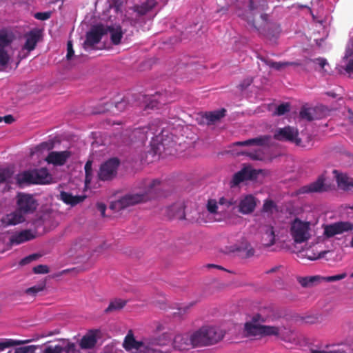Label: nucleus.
Here are the masks:
<instances>
[{
    "label": "nucleus",
    "instance_id": "obj_1",
    "mask_svg": "<svg viewBox=\"0 0 353 353\" xmlns=\"http://www.w3.org/2000/svg\"><path fill=\"white\" fill-rule=\"evenodd\" d=\"M268 9L267 0H250L248 9L242 15V19L260 34H263L268 23Z\"/></svg>",
    "mask_w": 353,
    "mask_h": 353
},
{
    "label": "nucleus",
    "instance_id": "obj_2",
    "mask_svg": "<svg viewBox=\"0 0 353 353\" xmlns=\"http://www.w3.org/2000/svg\"><path fill=\"white\" fill-rule=\"evenodd\" d=\"M160 181L157 179L148 181L145 184V190L141 193L128 194L121 199L112 201L110 208L114 211H120L130 205H134L141 202H145L157 195V185H159Z\"/></svg>",
    "mask_w": 353,
    "mask_h": 353
},
{
    "label": "nucleus",
    "instance_id": "obj_3",
    "mask_svg": "<svg viewBox=\"0 0 353 353\" xmlns=\"http://www.w3.org/2000/svg\"><path fill=\"white\" fill-rule=\"evenodd\" d=\"M223 336L221 330L204 326L192 334L193 345L195 347L211 345L221 341Z\"/></svg>",
    "mask_w": 353,
    "mask_h": 353
},
{
    "label": "nucleus",
    "instance_id": "obj_4",
    "mask_svg": "<svg viewBox=\"0 0 353 353\" xmlns=\"http://www.w3.org/2000/svg\"><path fill=\"white\" fill-rule=\"evenodd\" d=\"M164 344L157 343L156 346H147L141 341H137L133 334L130 332L125 337L123 347L126 350H136L135 353H170L167 349H164Z\"/></svg>",
    "mask_w": 353,
    "mask_h": 353
},
{
    "label": "nucleus",
    "instance_id": "obj_5",
    "mask_svg": "<svg viewBox=\"0 0 353 353\" xmlns=\"http://www.w3.org/2000/svg\"><path fill=\"white\" fill-rule=\"evenodd\" d=\"M310 223L296 218L291 223L290 234L296 243H302L310 237Z\"/></svg>",
    "mask_w": 353,
    "mask_h": 353
},
{
    "label": "nucleus",
    "instance_id": "obj_6",
    "mask_svg": "<svg viewBox=\"0 0 353 353\" xmlns=\"http://www.w3.org/2000/svg\"><path fill=\"white\" fill-rule=\"evenodd\" d=\"M38 202L31 194L19 192L17 195V210L23 214L33 213L37 208Z\"/></svg>",
    "mask_w": 353,
    "mask_h": 353
},
{
    "label": "nucleus",
    "instance_id": "obj_7",
    "mask_svg": "<svg viewBox=\"0 0 353 353\" xmlns=\"http://www.w3.org/2000/svg\"><path fill=\"white\" fill-rule=\"evenodd\" d=\"M120 164L119 160L116 158H110L100 166L97 176L101 181H110L114 178L117 174V169Z\"/></svg>",
    "mask_w": 353,
    "mask_h": 353
},
{
    "label": "nucleus",
    "instance_id": "obj_8",
    "mask_svg": "<svg viewBox=\"0 0 353 353\" xmlns=\"http://www.w3.org/2000/svg\"><path fill=\"white\" fill-rule=\"evenodd\" d=\"M106 30L105 26L101 23L92 26L86 33L85 40L83 43L84 48L88 49L98 44L103 36L106 34Z\"/></svg>",
    "mask_w": 353,
    "mask_h": 353
},
{
    "label": "nucleus",
    "instance_id": "obj_9",
    "mask_svg": "<svg viewBox=\"0 0 353 353\" xmlns=\"http://www.w3.org/2000/svg\"><path fill=\"white\" fill-rule=\"evenodd\" d=\"M323 235L326 238H332L353 230V223L349 221H338L331 224H323Z\"/></svg>",
    "mask_w": 353,
    "mask_h": 353
},
{
    "label": "nucleus",
    "instance_id": "obj_10",
    "mask_svg": "<svg viewBox=\"0 0 353 353\" xmlns=\"http://www.w3.org/2000/svg\"><path fill=\"white\" fill-rule=\"evenodd\" d=\"M274 139L280 141H289L300 145L301 139L299 137V132L296 128L285 126L276 130L274 134Z\"/></svg>",
    "mask_w": 353,
    "mask_h": 353
},
{
    "label": "nucleus",
    "instance_id": "obj_11",
    "mask_svg": "<svg viewBox=\"0 0 353 353\" xmlns=\"http://www.w3.org/2000/svg\"><path fill=\"white\" fill-rule=\"evenodd\" d=\"M260 172V170H255L250 166H245L233 175L230 181V186L234 188L245 181L256 179Z\"/></svg>",
    "mask_w": 353,
    "mask_h": 353
},
{
    "label": "nucleus",
    "instance_id": "obj_12",
    "mask_svg": "<svg viewBox=\"0 0 353 353\" xmlns=\"http://www.w3.org/2000/svg\"><path fill=\"white\" fill-rule=\"evenodd\" d=\"M292 332L284 326L265 325L263 326L262 337L276 336L284 341L290 342L292 340Z\"/></svg>",
    "mask_w": 353,
    "mask_h": 353
},
{
    "label": "nucleus",
    "instance_id": "obj_13",
    "mask_svg": "<svg viewBox=\"0 0 353 353\" xmlns=\"http://www.w3.org/2000/svg\"><path fill=\"white\" fill-rule=\"evenodd\" d=\"M325 180L326 179L324 175H320L315 181L298 189L296 193L298 194H303L327 192L331 188L330 185L325 183Z\"/></svg>",
    "mask_w": 353,
    "mask_h": 353
},
{
    "label": "nucleus",
    "instance_id": "obj_14",
    "mask_svg": "<svg viewBox=\"0 0 353 353\" xmlns=\"http://www.w3.org/2000/svg\"><path fill=\"white\" fill-rule=\"evenodd\" d=\"M265 319L259 314L252 316L251 320L246 322L244 325V331L247 336H259L262 337L263 326L262 323Z\"/></svg>",
    "mask_w": 353,
    "mask_h": 353
},
{
    "label": "nucleus",
    "instance_id": "obj_15",
    "mask_svg": "<svg viewBox=\"0 0 353 353\" xmlns=\"http://www.w3.org/2000/svg\"><path fill=\"white\" fill-rule=\"evenodd\" d=\"M12 41L11 36L6 32H0V71L5 69L10 61V56L6 48L10 46Z\"/></svg>",
    "mask_w": 353,
    "mask_h": 353
},
{
    "label": "nucleus",
    "instance_id": "obj_16",
    "mask_svg": "<svg viewBox=\"0 0 353 353\" xmlns=\"http://www.w3.org/2000/svg\"><path fill=\"white\" fill-rule=\"evenodd\" d=\"M230 252L236 253V254L242 258H250L254 254V250L251 244L246 241H243L239 244H236L230 247Z\"/></svg>",
    "mask_w": 353,
    "mask_h": 353
},
{
    "label": "nucleus",
    "instance_id": "obj_17",
    "mask_svg": "<svg viewBox=\"0 0 353 353\" xmlns=\"http://www.w3.org/2000/svg\"><path fill=\"white\" fill-rule=\"evenodd\" d=\"M71 152L68 150L50 152L46 158V161L54 165H63L70 157Z\"/></svg>",
    "mask_w": 353,
    "mask_h": 353
},
{
    "label": "nucleus",
    "instance_id": "obj_18",
    "mask_svg": "<svg viewBox=\"0 0 353 353\" xmlns=\"http://www.w3.org/2000/svg\"><path fill=\"white\" fill-rule=\"evenodd\" d=\"M239 212L243 214H250L252 213L256 206V199L252 194H248L241 199L236 205Z\"/></svg>",
    "mask_w": 353,
    "mask_h": 353
},
{
    "label": "nucleus",
    "instance_id": "obj_19",
    "mask_svg": "<svg viewBox=\"0 0 353 353\" xmlns=\"http://www.w3.org/2000/svg\"><path fill=\"white\" fill-rule=\"evenodd\" d=\"M173 347L179 351H183L194 347L193 345L192 334H177L173 339Z\"/></svg>",
    "mask_w": 353,
    "mask_h": 353
},
{
    "label": "nucleus",
    "instance_id": "obj_20",
    "mask_svg": "<svg viewBox=\"0 0 353 353\" xmlns=\"http://www.w3.org/2000/svg\"><path fill=\"white\" fill-rule=\"evenodd\" d=\"M333 173L335 174L339 188L353 193V179L349 177L346 174L339 172L336 170L333 171Z\"/></svg>",
    "mask_w": 353,
    "mask_h": 353
},
{
    "label": "nucleus",
    "instance_id": "obj_21",
    "mask_svg": "<svg viewBox=\"0 0 353 353\" xmlns=\"http://www.w3.org/2000/svg\"><path fill=\"white\" fill-rule=\"evenodd\" d=\"M166 214L169 219L183 220L185 219V206L183 203H176L166 209Z\"/></svg>",
    "mask_w": 353,
    "mask_h": 353
},
{
    "label": "nucleus",
    "instance_id": "obj_22",
    "mask_svg": "<svg viewBox=\"0 0 353 353\" xmlns=\"http://www.w3.org/2000/svg\"><path fill=\"white\" fill-rule=\"evenodd\" d=\"M160 121L159 120H154L152 123H150L148 126L143 127L141 128L136 129L134 133L137 134H142V136L140 137V139L142 141L146 139L148 137V134H150L152 135V139L154 136H156L159 133V125Z\"/></svg>",
    "mask_w": 353,
    "mask_h": 353
},
{
    "label": "nucleus",
    "instance_id": "obj_23",
    "mask_svg": "<svg viewBox=\"0 0 353 353\" xmlns=\"http://www.w3.org/2000/svg\"><path fill=\"white\" fill-rule=\"evenodd\" d=\"M105 28H107L106 34H110L111 43L116 46L120 44L124 33L121 26H105Z\"/></svg>",
    "mask_w": 353,
    "mask_h": 353
},
{
    "label": "nucleus",
    "instance_id": "obj_24",
    "mask_svg": "<svg viewBox=\"0 0 353 353\" xmlns=\"http://www.w3.org/2000/svg\"><path fill=\"white\" fill-rule=\"evenodd\" d=\"M34 184H46L50 183L52 176L46 168L32 170Z\"/></svg>",
    "mask_w": 353,
    "mask_h": 353
},
{
    "label": "nucleus",
    "instance_id": "obj_25",
    "mask_svg": "<svg viewBox=\"0 0 353 353\" xmlns=\"http://www.w3.org/2000/svg\"><path fill=\"white\" fill-rule=\"evenodd\" d=\"M270 136L269 135H264V136H260L256 138L248 139L246 141H237L234 143V145L237 146H250V145H259L263 146L268 145L270 140Z\"/></svg>",
    "mask_w": 353,
    "mask_h": 353
},
{
    "label": "nucleus",
    "instance_id": "obj_26",
    "mask_svg": "<svg viewBox=\"0 0 353 353\" xmlns=\"http://www.w3.org/2000/svg\"><path fill=\"white\" fill-rule=\"evenodd\" d=\"M25 221L23 214L17 210L2 217L1 223L4 226L15 225Z\"/></svg>",
    "mask_w": 353,
    "mask_h": 353
},
{
    "label": "nucleus",
    "instance_id": "obj_27",
    "mask_svg": "<svg viewBox=\"0 0 353 353\" xmlns=\"http://www.w3.org/2000/svg\"><path fill=\"white\" fill-rule=\"evenodd\" d=\"M40 32L37 30H32L26 34V42L23 48L27 50L28 52L33 50L40 38Z\"/></svg>",
    "mask_w": 353,
    "mask_h": 353
},
{
    "label": "nucleus",
    "instance_id": "obj_28",
    "mask_svg": "<svg viewBox=\"0 0 353 353\" xmlns=\"http://www.w3.org/2000/svg\"><path fill=\"white\" fill-rule=\"evenodd\" d=\"M97 330H90L81 338L79 342L81 349H91L95 346L97 341Z\"/></svg>",
    "mask_w": 353,
    "mask_h": 353
},
{
    "label": "nucleus",
    "instance_id": "obj_29",
    "mask_svg": "<svg viewBox=\"0 0 353 353\" xmlns=\"http://www.w3.org/2000/svg\"><path fill=\"white\" fill-rule=\"evenodd\" d=\"M128 301L120 298H114L110 300L108 306L104 310L106 314L121 310L127 304Z\"/></svg>",
    "mask_w": 353,
    "mask_h": 353
},
{
    "label": "nucleus",
    "instance_id": "obj_30",
    "mask_svg": "<svg viewBox=\"0 0 353 353\" xmlns=\"http://www.w3.org/2000/svg\"><path fill=\"white\" fill-rule=\"evenodd\" d=\"M15 179L19 187H23L25 185L34 184L32 170L17 174Z\"/></svg>",
    "mask_w": 353,
    "mask_h": 353
},
{
    "label": "nucleus",
    "instance_id": "obj_31",
    "mask_svg": "<svg viewBox=\"0 0 353 353\" xmlns=\"http://www.w3.org/2000/svg\"><path fill=\"white\" fill-rule=\"evenodd\" d=\"M61 199L66 204L74 206L85 199V196H74L71 193L67 192H61L60 194Z\"/></svg>",
    "mask_w": 353,
    "mask_h": 353
},
{
    "label": "nucleus",
    "instance_id": "obj_32",
    "mask_svg": "<svg viewBox=\"0 0 353 353\" xmlns=\"http://www.w3.org/2000/svg\"><path fill=\"white\" fill-rule=\"evenodd\" d=\"M157 5L155 0H145L140 5H136L134 7V10L139 15H145L150 12Z\"/></svg>",
    "mask_w": 353,
    "mask_h": 353
},
{
    "label": "nucleus",
    "instance_id": "obj_33",
    "mask_svg": "<svg viewBox=\"0 0 353 353\" xmlns=\"http://www.w3.org/2000/svg\"><path fill=\"white\" fill-rule=\"evenodd\" d=\"M34 238V235L32 233L30 230H25L19 233L13 235L10 238V242L12 244H20L25 241L33 239Z\"/></svg>",
    "mask_w": 353,
    "mask_h": 353
},
{
    "label": "nucleus",
    "instance_id": "obj_34",
    "mask_svg": "<svg viewBox=\"0 0 353 353\" xmlns=\"http://www.w3.org/2000/svg\"><path fill=\"white\" fill-rule=\"evenodd\" d=\"M297 281L303 288H311L323 281V277L319 275L298 277Z\"/></svg>",
    "mask_w": 353,
    "mask_h": 353
},
{
    "label": "nucleus",
    "instance_id": "obj_35",
    "mask_svg": "<svg viewBox=\"0 0 353 353\" xmlns=\"http://www.w3.org/2000/svg\"><path fill=\"white\" fill-rule=\"evenodd\" d=\"M225 112L226 110L224 108H222L219 110L206 112L203 117V119L205 120L206 123L210 125L217 121H219L221 118L224 117L225 115Z\"/></svg>",
    "mask_w": 353,
    "mask_h": 353
},
{
    "label": "nucleus",
    "instance_id": "obj_36",
    "mask_svg": "<svg viewBox=\"0 0 353 353\" xmlns=\"http://www.w3.org/2000/svg\"><path fill=\"white\" fill-rule=\"evenodd\" d=\"M262 244L265 247H270L275 243V234L272 226H267L262 236Z\"/></svg>",
    "mask_w": 353,
    "mask_h": 353
},
{
    "label": "nucleus",
    "instance_id": "obj_37",
    "mask_svg": "<svg viewBox=\"0 0 353 353\" xmlns=\"http://www.w3.org/2000/svg\"><path fill=\"white\" fill-rule=\"evenodd\" d=\"M219 206L222 208V211L234 210L237 205V201L233 197H221L218 201Z\"/></svg>",
    "mask_w": 353,
    "mask_h": 353
},
{
    "label": "nucleus",
    "instance_id": "obj_38",
    "mask_svg": "<svg viewBox=\"0 0 353 353\" xmlns=\"http://www.w3.org/2000/svg\"><path fill=\"white\" fill-rule=\"evenodd\" d=\"M30 342V341H19L11 339H6L0 342V351L4 350L6 348L13 347Z\"/></svg>",
    "mask_w": 353,
    "mask_h": 353
},
{
    "label": "nucleus",
    "instance_id": "obj_39",
    "mask_svg": "<svg viewBox=\"0 0 353 353\" xmlns=\"http://www.w3.org/2000/svg\"><path fill=\"white\" fill-rule=\"evenodd\" d=\"M46 283L45 281L40 282L38 285L29 288L25 290V293L28 295L35 296L39 292L44 290Z\"/></svg>",
    "mask_w": 353,
    "mask_h": 353
},
{
    "label": "nucleus",
    "instance_id": "obj_40",
    "mask_svg": "<svg viewBox=\"0 0 353 353\" xmlns=\"http://www.w3.org/2000/svg\"><path fill=\"white\" fill-rule=\"evenodd\" d=\"M85 185L87 186L90 184L92 179L93 171H92V161L88 160L85 164Z\"/></svg>",
    "mask_w": 353,
    "mask_h": 353
},
{
    "label": "nucleus",
    "instance_id": "obj_41",
    "mask_svg": "<svg viewBox=\"0 0 353 353\" xmlns=\"http://www.w3.org/2000/svg\"><path fill=\"white\" fill-rule=\"evenodd\" d=\"M311 59L306 58L303 61H285V67L287 66H296L301 67V70L303 71H306V66L310 63Z\"/></svg>",
    "mask_w": 353,
    "mask_h": 353
},
{
    "label": "nucleus",
    "instance_id": "obj_42",
    "mask_svg": "<svg viewBox=\"0 0 353 353\" xmlns=\"http://www.w3.org/2000/svg\"><path fill=\"white\" fill-rule=\"evenodd\" d=\"M299 116L301 119H305L308 121H312L314 120V117L311 112V109L303 107L299 112Z\"/></svg>",
    "mask_w": 353,
    "mask_h": 353
},
{
    "label": "nucleus",
    "instance_id": "obj_43",
    "mask_svg": "<svg viewBox=\"0 0 353 353\" xmlns=\"http://www.w3.org/2000/svg\"><path fill=\"white\" fill-rule=\"evenodd\" d=\"M54 148V143L52 141L42 142L35 147L37 152H42L43 150H50Z\"/></svg>",
    "mask_w": 353,
    "mask_h": 353
},
{
    "label": "nucleus",
    "instance_id": "obj_44",
    "mask_svg": "<svg viewBox=\"0 0 353 353\" xmlns=\"http://www.w3.org/2000/svg\"><path fill=\"white\" fill-rule=\"evenodd\" d=\"M290 111V105L288 103H281L276 109L274 114L283 115Z\"/></svg>",
    "mask_w": 353,
    "mask_h": 353
},
{
    "label": "nucleus",
    "instance_id": "obj_45",
    "mask_svg": "<svg viewBox=\"0 0 353 353\" xmlns=\"http://www.w3.org/2000/svg\"><path fill=\"white\" fill-rule=\"evenodd\" d=\"M276 208V205L272 200H265L264 201L262 210L264 212H272L274 208Z\"/></svg>",
    "mask_w": 353,
    "mask_h": 353
},
{
    "label": "nucleus",
    "instance_id": "obj_46",
    "mask_svg": "<svg viewBox=\"0 0 353 353\" xmlns=\"http://www.w3.org/2000/svg\"><path fill=\"white\" fill-rule=\"evenodd\" d=\"M219 203L214 199H210L208 201L207 209L212 214H216L219 208Z\"/></svg>",
    "mask_w": 353,
    "mask_h": 353
},
{
    "label": "nucleus",
    "instance_id": "obj_47",
    "mask_svg": "<svg viewBox=\"0 0 353 353\" xmlns=\"http://www.w3.org/2000/svg\"><path fill=\"white\" fill-rule=\"evenodd\" d=\"M347 276V274L345 272L334 275V276H330L326 277H323V281H325L327 282H334L339 280H342L345 279Z\"/></svg>",
    "mask_w": 353,
    "mask_h": 353
},
{
    "label": "nucleus",
    "instance_id": "obj_48",
    "mask_svg": "<svg viewBox=\"0 0 353 353\" xmlns=\"http://www.w3.org/2000/svg\"><path fill=\"white\" fill-rule=\"evenodd\" d=\"M310 62L317 63L321 68L322 70L325 72H327L325 66L328 65V63L325 58L319 57L314 59H311Z\"/></svg>",
    "mask_w": 353,
    "mask_h": 353
},
{
    "label": "nucleus",
    "instance_id": "obj_49",
    "mask_svg": "<svg viewBox=\"0 0 353 353\" xmlns=\"http://www.w3.org/2000/svg\"><path fill=\"white\" fill-rule=\"evenodd\" d=\"M63 348L59 345L55 346H48L43 352V353H63Z\"/></svg>",
    "mask_w": 353,
    "mask_h": 353
},
{
    "label": "nucleus",
    "instance_id": "obj_50",
    "mask_svg": "<svg viewBox=\"0 0 353 353\" xmlns=\"http://www.w3.org/2000/svg\"><path fill=\"white\" fill-rule=\"evenodd\" d=\"M35 274H46L49 272V268L46 265H38L33 268Z\"/></svg>",
    "mask_w": 353,
    "mask_h": 353
},
{
    "label": "nucleus",
    "instance_id": "obj_51",
    "mask_svg": "<svg viewBox=\"0 0 353 353\" xmlns=\"http://www.w3.org/2000/svg\"><path fill=\"white\" fill-rule=\"evenodd\" d=\"M51 12H37L34 14V17L38 20L45 21L50 18Z\"/></svg>",
    "mask_w": 353,
    "mask_h": 353
},
{
    "label": "nucleus",
    "instance_id": "obj_52",
    "mask_svg": "<svg viewBox=\"0 0 353 353\" xmlns=\"http://www.w3.org/2000/svg\"><path fill=\"white\" fill-rule=\"evenodd\" d=\"M35 347L33 345L18 347L15 350L14 353H32L34 351Z\"/></svg>",
    "mask_w": 353,
    "mask_h": 353
},
{
    "label": "nucleus",
    "instance_id": "obj_53",
    "mask_svg": "<svg viewBox=\"0 0 353 353\" xmlns=\"http://www.w3.org/2000/svg\"><path fill=\"white\" fill-rule=\"evenodd\" d=\"M11 177V172L9 170H0V183H3Z\"/></svg>",
    "mask_w": 353,
    "mask_h": 353
},
{
    "label": "nucleus",
    "instance_id": "obj_54",
    "mask_svg": "<svg viewBox=\"0 0 353 353\" xmlns=\"http://www.w3.org/2000/svg\"><path fill=\"white\" fill-rule=\"evenodd\" d=\"M74 54V51L73 50V45L72 41H68L67 43V54L66 58L68 60H70Z\"/></svg>",
    "mask_w": 353,
    "mask_h": 353
},
{
    "label": "nucleus",
    "instance_id": "obj_55",
    "mask_svg": "<svg viewBox=\"0 0 353 353\" xmlns=\"http://www.w3.org/2000/svg\"><path fill=\"white\" fill-rule=\"evenodd\" d=\"M39 256L37 254H33L29 255L28 256L25 257L24 259H23L21 261V264H22V265L28 264V263H30L31 261L37 259L39 258Z\"/></svg>",
    "mask_w": 353,
    "mask_h": 353
},
{
    "label": "nucleus",
    "instance_id": "obj_56",
    "mask_svg": "<svg viewBox=\"0 0 353 353\" xmlns=\"http://www.w3.org/2000/svg\"><path fill=\"white\" fill-rule=\"evenodd\" d=\"M353 57V43L347 46V48L345 50V53L343 57V59L345 60H349L350 58Z\"/></svg>",
    "mask_w": 353,
    "mask_h": 353
},
{
    "label": "nucleus",
    "instance_id": "obj_57",
    "mask_svg": "<svg viewBox=\"0 0 353 353\" xmlns=\"http://www.w3.org/2000/svg\"><path fill=\"white\" fill-rule=\"evenodd\" d=\"M310 351H311V353H347L345 350H342L326 351V350H319L312 349Z\"/></svg>",
    "mask_w": 353,
    "mask_h": 353
},
{
    "label": "nucleus",
    "instance_id": "obj_58",
    "mask_svg": "<svg viewBox=\"0 0 353 353\" xmlns=\"http://www.w3.org/2000/svg\"><path fill=\"white\" fill-rule=\"evenodd\" d=\"M63 348V352L65 353H74L75 352V345L73 343H69Z\"/></svg>",
    "mask_w": 353,
    "mask_h": 353
},
{
    "label": "nucleus",
    "instance_id": "obj_59",
    "mask_svg": "<svg viewBox=\"0 0 353 353\" xmlns=\"http://www.w3.org/2000/svg\"><path fill=\"white\" fill-rule=\"evenodd\" d=\"M345 70L349 74H353V57L348 60Z\"/></svg>",
    "mask_w": 353,
    "mask_h": 353
},
{
    "label": "nucleus",
    "instance_id": "obj_60",
    "mask_svg": "<svg viewBox=\"0 0 353 353\" xmlns=\"http://www.w3.org/2000/svg\"><path fill=\"white\" fill-rule=\"evenodd\" d=\"M285 61H283V62L274 61L272 68H274L276 70H280L281 69H282L283 68H285Z\"/></svg>",
    "mask_w": 353,
    "mask_h": 353
},
{
    "label": "nucleus",
    "instance_id": "obj_61",
    "mask_svg": "<svg viewBox=\"0 0 353 353\" xmlns=\"http://www.w3.org/2000/svg\"><path fill=\"white\" fill-rule=\"evenodd\" d=\"M97 209L100 211L101 215L103 216H105V210H106V206L105 204L103 203H97Z\"/></svg>",
    "mask_w": 353,
    "mask_h": 353
},
{
    "label": "nucleus",
    "instance_id": "obj_62",
    "mask_svg": "<svg viewBox=\"0 0 353 353\" xmlns=\"http://www.w3.org/2000/svg\"><path fill=\"white\" fill-rule=\"evenodd\" d=\"M3 121H5V123L10 124L14 121V119L13 116L9 114L3 117Z\"/></svg>",
    "mask_w": 353,
    "mask_h": 353
},
{
    "label": "nucleus",
    "instance_id": "obj_63",
    "mask_svg": "<svg viewBox=\"0 0 353 353\" xmlns=\"http://www.w3.org/2000/svg\"><path fill=\"white\" fill-rule=\"evenodd\" d=\"M112 2L114 3V5L117 8H119L120 6H122L123 3V0H112Z\"/></svg>",
    "mask_w": 353,
    "mask_h": 353
},
{
    "label": "nucleus",
    "instance_id": "obj_64",
    "mask_svg": "<svg viewBox=\"0 0 353 353\" xmlns=\"http://www.w3.org/2000/svg\"><path fill=\"white\" fill-rule=\"evenodd\" d=\"M263 61L265 62V63L267 65H268L270 68H272V67H273V65H274V61H272V60H270V59H263Z\"/></svg>",
    "mask_w": 353,
    "mask_h": 353
}]
</instances>
